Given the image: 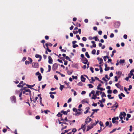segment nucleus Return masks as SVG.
Segmentation results:
<instances>
[{
    "label": "nucleus",
    "instance_id": "37",
    "mask_svg": "<svg viewBox=\"0 0 134 134\" xmlns=\"http://www.w3.org/2000/svg\"><path fill=\"white\" fill-rule=\"evenodd\" d=\"M99 101L100 103V106L101 107H104V105L102 103V101L101 100H99Z\"/></svg>",
    "mask_w": 134,
    "mask_h": 134
},
{
    "label": "nucleus",
    "instance_id": "47",
    "mask_svg": "<svg viewBox=\"0 0 134 134\" xmlns=\"http://www.w3.org/2000/svg\"><path fill=\"white\" fill-rule=\"evenodd\" d=\"M65 59H66L67 60H69L70 61H71V60L70 59V58H69V57H68V56H66Z\"/></svg>",
    "mask_w": 134,
    "mask_h": 134
},
{
    "label": "nucleus",
    "instance_id": "52",
    "mask_svg": "<svg viewBox=\"0 0 134 134\" xmlns=\"http://www.w3.org/2000/svg\"><path fill=\"white\" fill-rule=\"evenodd\" d=\"M67 126L66 125L65 126L63 127L61 129V130H63L64 129H65L67 128Z\"/></svg>",
    "mask_w": 134,
    "mask_h": 134
},
{
    "label": "nucleus",
    "instance_id": "41",
    "mask_svg": "<svg viewBox=\"0 0 134 134\" xmlns=\"http://www.w3.org/2000/svg\"><path fill=\"white\" fill-rule=\"evenodd\" d=\"M75 122V120H74L72 121H68V122H69V124H70V125H71V122Z\"/></svg>",
    "mask_w": 134,
    "mask_h": 134
},
{
    "label": "nucleus",
    "instance_id": "33",
    "mask_svg": "<svg viewBox=\"0 0 134 134\" xmlns=\"http://www.w3.org/2000/svg\"><path fill=\"white\" fill-rule=\"evenodd\" d=\"M97 89L98 90H99L101 91L104 90H105L104 88H103L102 87H97Z\"/></svg>",
    "mask_w": 134,
    "mask_h": 134
},
{
    "label": "nucleus",
    "instance_id": "28",
    "mask_svg": "<svg viewBox=\"0 0 134 134\" xmlns=\"http://www.w3.org/2000/svg\"><path fill=\"white\" fill-rule=\"evenodd\" d=\"M72 43L73 44L72 47L74 48H75V41H73Z\"/></svg>",
    "mask_w": 134,
    "mask_h": 134
},
{
    "label": "nucleus",
    "instance_id": "39",
    "mask_svg": "<svg viewBox=\"0 0 134 134\" xmlns=\"http://www.w3.org/2000/svg\"><path fill=\"white\" fill-rule=\"evenodd\" d=\"M88 86L90 88H92L93 87V86L91 84H88Z\"/></svg>",
    "mask_w": 134,
    "mask_h": 134
},
{
    "label": "nucleus",
    "instance_id": "5",
    "mask_svg": "<svg viewBox=\"0 0 134 134\" xmlns=\"http://www.w3.org/2000/svg\"><path fill=\"white\" fill-rule=\"evenodd\" d=\"M58 67V65L57 63H55L54 64L53 66L52 69L53 70H55Z\"/></svg>",
    "mask_w": 134,
    "mask_h": 134
},
{
    "label": "nucleus",
    "instance_id": "29",
    "mask_svg": "<svg viewBox=\"0 0 134 134\" xmlns=\"http://www.w3.org/2000/svg\"><path fill=\"white\" fill-rule=\"evenodd\" d=\"M61 113H63L64 115H67V112L66 111H64L63 110H62L61 111Z\"/></svg>",
    "mask_w": 134,
    "mask_h": 134
},
{
    "label": "nucleus",
    "instance_id": "24",
    "mask_svg": "<svg viewBox=\"0 0 134 134\" xmlns=\"http://www.w3.org/2000/svg\"><path fill=\"white\" fill-rule=\"evenodd\" d=\"M107 96L109 99H113L114 98V97H111V94H108L107 95Z\"/></svg>",
    "mask_w": 134,
    "mask_h": 134
},
{
    "label": "nucleus",
    "instance_id": "12",
    "mask_svg": "<svg viewBox=\"0 0 134 134\" xmlns=\"http://www.w3.org/2000/svg\"><path fill=\"white\" fill-rule=\"evenodd\" d=\"M97 59L99 62V64H101L102 63L103 60L102 58H100L99 57H98L97 58Z\"/></svg>",
    "mask_w": 134,
    "mask_h": 134
},
{
    "label": "nucleus",
    "instance_id": "26",
    "mask_svg": "<svg viewBox=\"0 0 134 134\" xmlns=\"http://www.w3.org/2000/svg\"><path fill=\"white\" fill-rule=\"evenodd\" d=\"M59 85H60V89L61 91H62L63 89L64 88V86L63 85H61V84L60 83Z\"/></svg>",
    "mask_w": 134,
    "mask_h": 134
},
{
    "label": "nucleus",
    "instance_id": "36",
    "mask_svg": "<svg viewBox=\"0 0 134 134\" xmlns=\"http://www.w3.org/2000/svg\"><path fill=\"white\" fill-rule=\"evenodd\" d=\"M97 95H96L95 94L94 95H93L92 97L91 98V99H95L96 98H97Z\"/></svg>",
    "mask_w": 134,
    "mask_h": 134
},
{
    "label": "nucleus",
    "instance_id": "46",
    "mask_svg": "<svg viewBox=\"0 0 134 134\" xmlns=\"http://www.w3.org/2000/svg\"><path fill=\"white\" fill-rule=\"evenodd\" d=\"M83 83L81 82H79L78 84L77 85L79 86H81L83 85Z\"/></svg>",
    "mask_w": 134,
    "mask_h": 134
},
{
    "label": "nucleus",
    "instance_id": "35",
    "mask_svg": "<svg viewBox=\"0 0 134 134\" xmlns=\"http://www.w3.org/2000/svg\"><path fill=\"white\" fill-rule=\"evenodd\" d=\"M61 113L59 112L58 114L57 115V116L58 117H61L62 116V114H61Z\"/></svg>",
    "mask_w": 134,
    "mask_h": 134
},
{
    "label": "nucleus",
    "instance_id": "45",
    "mask_svg": "<svg viewBox=\"0 0 134 134\" xmlns=\"http://www.w3.org/2000/svg\"><path fill=\"white\" fill-rule=\"evenodd\" d=\"M26 86H27V87L28 88H31V89H34V88H32L31 87V85H28L27 84L26 85Z\"/></svg>",
    "mask_w": 134,
    "mask_h": 134
},
{
    "label": "nucleus",
    "instance_id": "53",
    "mask_svg": "<svg viewBox=\"0 0 134 134\" xmlns=\"http://www.w3.org/2000/svg\"><path fill=\"white\" fill-rule=\"evenodd\" d=\"M124 90L126 92V93L127 94H129V92L127 91V88H125V87L124 88Z\"/></svg>",
    "mask_w": 134,
    "mask_h": 134
},
{
    "label": "nucleus",
    "instance_id": "2",
    "mask_svg": "<svg viewBox=\"0 0 134 134\" xmlns=\"http://www.w3.org/2000/svg\"><path fill=\"white\" fill-rule=\"evenodd\" d=\"M126 115V113L124 112H121L120 113L119 116V117L120 118L121 120H122L123 118L125 119Z\"/></svg>",
    "mask_w": 134,
    "mask_h": 134
},
{
    "label": "nucleus",
    "instance_id": "40",
    "mask_svg": "<svg viewBox=\"0 0 134 134\" xmlns=\"http://www.w3.org/2000/svg\"><path fill=\"white\" fill-rule=\"evenodd\" d=\"M70 129H69L68 130H65V132H62L61 133V134H65V133H66L68 132L70 130Z\"/></svg>",
    "mask_w": 134,
    "mask_h": 134
},
{
    "label": "nucleus",
    "instance_id": "44",
    "mask_svg": "<svg viewBox=\"0 0 134 134\" xmlns=\"http://www.w3.org/2000/svg\"><path fill=\"white\" fill-rule=\"evenodd\" d=\"M48 69L47 71L48 72H50L51 70V66L50 65H48Z\"/></svg>",
    "mask_w": 134,
    "mask_h": 134
},
{
    "label": "nucleus",
    "instance_id": "21",
    "mask_svg": "<svg viewBox=\"0 0 134 134\" xmlns=\"http://www.w3.org/2000/svg\"><path fill=\"white\" fill-rule=\"evenodd\" d=\"M81 102L82 104H84L85 103H88L86 99H84L81 101Z\"/></svg>",
    "mask_w": 134,
    "mask_h": 134
},
{
    "label": "nucleus",
    "instance_id": "13",
    "mask_svg": "<svg viewBox=\"0 0 134 134\" xmlns=\"http://www.w3.org/2000/svg\"><path fill=\"white\" fill-rule=\"evenodd\" d=\"M45 45L47 47H48V46L50 47H51L53 45V44L47 42L46 44Z\"/></svg>",
    "mask_w": 134,
    "mask_h": 134
},
{
    "label": "nucleus",
    "instance_id": "34",
    "mask_svg": "<svg viewBox=\"0 0 134 134\" xmlns=\"http://www.w3.org/2000/svg\"><path fill=\"white\" fill-rule=\"evenodd\" d=\"M102 65H103L102 64L99 66L100 71V73H102V72L103 71L102 69Z\"/></svg>",
    "mask_w": 134,
    "mask_h": 134
},
{
    "label": "nucleus",
    "instance_id": "51",
    "mask_svg": "<svg viewBox=\"0 0 134 134\" xmlns=\"http://www.w3.org/2000/svg\"><path fill=\"white\" fill-rule=\"evenodd\" d=\"M49 94H56V92H49Z\"/></svg>",
    "mask_w": 134,
    "mask_h": 134
},
{
    "label": "nucleus",
    "instance_id": "23",
    "mask_svg": "<svg viewBox=\"0 0 134 134\" xmlns=\"http://www.w3.org/2000/svg\"><path fill=\"white\" fill-rule=\"evenodd\" d=\"M38 81H40L42 78V76H41V75H39L38 76Z\"/></svg>",
    "mask_w": 134,
    "mask_h": 134
},
{
    "label": "nucleus",
    "instance_id": "48",
    "mask_svg": "<svg viewBox=\"0 0 134 134\" xmlns=\"http://www.w3.org/2000/svg\"><path fill=\"white\" fill-rule=\"evenodd\" d=\"M99 124H100L101 126L102 127L103 126V124L102 122L101 121H100L99 122Z\"/></svg>",
    "mask_w": 134,
    "mask_h": 134
},
{
    "label": "nucleus",
    "instance_id": "60",
    "mask_svg": "<svg viewBox=\"0 0 134 134\" xmlns=\"http://www.w3.org/2000/svg\"><path fill=\"white\" fill-rule=\"evenodd\" d=\"M46 50L49 52H51V50L49 49L48 47H47Z\"/></svg>",
    "mask_w": 134,
    "mask_h": 134
},
{
    "label": "nucleus",
    "instance_id": "27",
    "mask_svg": "<svg viewBox=\"0 0 134 134\" xmlns=\"http://www.w3.org/2000/svg\"><path fill=\"white\" fill-rule=\"evenodd\" d=\"M100 93V92L99 91H96L95 94L96 95H97V96H98L99 95Z\"/></svg>",
    "mask_w": 134,
    "mask_h": 134
},
{
    "label": "nucleus",
    "instance_id": "58",
    "mask_svg": "<svg viewBox=\"0 0 134 134\" xmlns=\"http://www.w3.org/2000/svg\"><path fill=\"white\" fill-rule=\"evenodd\" d=\"M91 93V94H92L93 95H94L95 94V91L94 90H92L91 91V92H90Z\"/></svg>",
    "mask_w": 134,
    "mask_h": 134
},
{
    "label": "nucleus",
    "instance_id": "56",
    "mask_svg": "<svg viewBox=\"0 0 134 134\" xmlns=\"http://www.w3.org/2000/svg\"><path fill=\"white\" fill-rule=\"evenodd\" d=\"M58 122H59V124H63V121H62V122H61L60 120H59V119H58Z\"/></svg>",
    "mask_w": 134,
    "mask_h": 134
},
{
    "label": "nucleus",
    "instance_id": "54",
    "mask_svg": "<svg viewBox=\"0 0 134 134\" xmlns=\"http://www.w3.org/2000/svg\"><path fill=\"white\" fill-rule=\"evenodd\" d=\"M82 40L84 41H86L87 40V39L86 37H83L82 38Z\"/></svg>",
    "mask_w": 134,
    "mask_h": 134
},
{
    "label": "nucleus",
    "instance_id": "8",
    "mask_svg": "<svg viewBox=\"0 0 134 134\" xmlns=\"http://www.w3.org/2000/svg\"><path fill=\"white\" fill-rule=\"evenodd\" d=\"M35 57L36 58H39V59L38 60V62L40 61L42 58V56L38 54H36L35 55Z\"/></svg>",
    "mask_w": 134,
    "mask_h": 134
},
{
    "label": "nucleus",
    "instance_id": "19",
    "mask_svg": "<svg viewBox=\"0 0 134 134\" xmlns=\"http://www.w3.org/2000/svg\"><path fill=\"white\" fill-rule=\"evenodd\" d=\"M90 109V108L88 107H86V110L84 112V113L85 114L87 113L88 112V110Z\"/></svg>",
    "mask_w": 134,
    "mask_h": 134
},
{
    "label": "nucleus",
    "instance_id": "18",
    "mask_svg": "<svg viewBox=\"0 0 134 134\" xmlns=\"http://www.w3.org/2000/svg\"><path fill=\"white\" fill-rule=\"evenodd\" d=\"M105 70L106 71L109 70L110 68L109 67L107 66V65L106 64L105 65Z\"/></svg>",
    "mask_w": 134,
    "mask_h": 134
},
{
    "label": "nucleus",
    "instance_id": "59",
    "mask_svg": "<svg viewBox=\"0 0 134 134\" xmlns=\"http://www.w3.org/2000/svg\"><path fill=\"white\" fill-rule=\"evenodd\" d=\"M95 113L94 112H92L91 114V115L90 116V117L93 118L94 116H93V114Z\"/></svg>",
    "mask_w": 134,
    "mask_h": 134
},
{
    "label": "nucleus",
    "instance_id": "38",
    "mask_svg": "<svg viewBox=\"0 0 134 134\" xmlns=\"http://www.w3.org/2000/svg\"><path fill=\"white\" fill-rule=\"evenodd\" d=\"M107 58H109V57L108 56H104L103 57V59H104V61H106L107 60Z\"/></svg>",
    "mask_w": 134,
    "mask_h": 134
},
{
    "label": "nucleus",
    "instance_id": "32",
    "mask_svg": "<svg viewBox=\"0 0 134 134\" xmlns=\"http://www.w3.org/2000/svg\"><path fill=\"white\" fill-rule=\"evenodd\" d=\"M93 39H94L96 41H99V39H98V37L97 36L94 37L93 38Z\"/></svg>",
    "mask_w": 134,
    "mask_h": 134
},
{
    "label": "nucleus",
    "instance_id": "22",
    "mask_svg": "<svg viewBox=\"0 0 134 134\" xmlns=\"http://www.w3.org/2000/svg\"><path fill=\"white\" fill-rule=\"evenodd\" d=\"M102 93V97L103 98L104 97H106V95L105 94V93L104 92H100V94Z\"/></svg>",
    "mask_w": 134,
    "mask_h": 134
},
{
    "label": "nucleus",
    "instance_id": "61",
    "mask_svg": "<svg viewBox=\"0 0 134 134\" xmlns=\"http://www.w3.org/2000/svg\"><path fill=\"white\" fill-rule=\"evenodd\" d=\"M60 58V59H62V60L64 62H65L66 61L65 60L64 58L63 57H61Z\"/></svg>",
    "mask_w": 134,
    "mask_h": 134
},
{
    "label": "nucleus",
    "instance_id": "42",
    "mask_svg": "<svg viewBox=\"0 0 134 134\" xmlns=\"http://www.w3.org/2000/svg\"><path fill=\"white\" fill-rule=\"evenodd\" d=\"M125 60H124L120 59V63L121 64L123 63H124Z\"/></svg>",
    "mask_w": 134,
    "mask_h": 134
},
{
    "label": "nucleus",
    "instance_id": "15",
    "mask_svg": "<svg viewBox=\"0 0 134 134\" xmlns=\"http://www.w3.org/2000/svg\"><path fill=\"white\" fill-rule=\"evenodd\" d=\"M82 111H78L76 109V115H80L82 113Z\"/></svg>",
    "mask_w": 134,
    "mask_h": 134
},
{
    "label": "nucleus",
    "instance_id": "14",
    "mask_svg": "<svg viewBox=\"0 0 134 134\" xmlns=\"http://www.w3.org/2000/svg\"><path fill=\"white\" fill-rule=\"evenodd\" d=\"M93 127V126H92L91 125H90L88 126H87V128L86 130V131H89L90 129H91Z\"/></svg>",
    "mask_w": 134,
    "mask_h": 134
},
{
    "label": "nucleus",
    "instance_id": "57",
    "mask_svg": "<svg viewBox=\"0 0 134 134\" xmlns=\"http://www.w3.org/2000/svg\"><path fill=\"white\" fill-rule=\"evenodd\" d=\"M36 75H41L39 71L37 72L35 74Z\"/></svg>",
    "mask_w": 134,
    "mask_h": 134
},
{
    "label": "nucleus",
    "instance_id": "49",
    "mask_svg": "<svg viewBox=\"0 0 134 134\" xmlns=\"http://www.w3.org/2000/svg\"><path fill=\"white\" fill-rule=\"evenodd\" d=\"M112 92V90H108L107 91V93L109 94H111Z\"/></svg>",
    "mask_w": 134,
    "mask_h": 134
},
{
    "label": "nucleus",
    "instance_id": "62",
    "mask_svg": "<svg viewBox=\"0 0 134 134\" xmlns=\"http://www.w3.org/2000/svg\"><path fill=\"white\" fill-rule=\"evenodd\" d=\"M35 118L37 119H40V117L38 115H37L36 116Z\"/></svg>",
    "mask_w": 134,
    "mask_h": 134
},
{
    "label": "nucleus",
    "instance_id": "6",
    "mask_svg": "<svg viewBox=\"0 0 134 134\" xmlns=\"http://www.w3.org/2000/svg\"><path fill=\"white\" fill-rule=\"evenodd\" d=\"M33 67L35 68H38L39 67V64L37 63H33L32 65Z\"/></svg>",
    "mask_w": 134,
    "mask_h": 134
},
{
    "label": "nucleus",
    "instance_id": "43",
    "mask_svg": "<svg viewBox=\"0 0 134 134\" xmlns=\"http://www.w3.org/2000/svg\"><path fill=\"white\" fill-rule=\"evenodd\" d=\"M96 52V51L95 49H93V50L92 51V54H94Z\"/></svg>",
    "mask_w": 134,
    "mask_h": 134
},
{
    "label": "nucleus",
    "instance_id": "9",
    "mask_svg": "<svg viewBox=\"0 0 134 134\" xmlns=\"http://www.w3.org/2000/svg\"><path fill=\"white\" fill-rule=\"evenodd\" d=\"M92 120L91 118L87 117L85 123L86 124H87L91 121Z\"/></svg>",
    "mask_w": 134,
    "mask_h": 134
},
{
    "label": "nucleus",
    "instance_id": "50",
    "mask_svg": "<svg viewBox=\"0 0 134 134\" xmlns=\"http://www.w3.org/2000/svg\"><path fill=\"white\" fill-rule=\"evenodd\" d=\"M113 92L114 94H116L117 93L118 91L116 90L115 89L113 91Z\"/></svg>",
    "mask_w": 134,
    "mask_h": 134
},
{
    "label": "nucleus",
    "instance_id": "25",
    "mask_svg": "<svg viewBox=\"0 0 134 134\" xmlns=\"http://www.w3.org/2000/svg\"><path fill=\"white\" fill-rule=\"evenodd\" d=\"M134 72V69L131 70L130 72V73L129 74L131 75L132 76L133 74V72Z\"/></svg>",
    "mask_w": 134,
    "mask_h": 134
},
{
    "label": "nucleus",
    "instance_id": "16",
    "mask_svg": "<svg viewBox=\"0 0 134 134\" xmlns=\"http://www.w3.org/2000/svg\"><path fill=\"white\" fill-rule=\"evenodd\" d=\"M81 80L83 82H85V81L86 78L84 77L83 75H81Z\"/></svg>",
    "mask_w": 134,
    "mask_h": 134
},
{
    "label": "nucleus",
    "instance_id": "30",
    "mask_svg": "<svg viewBox=\"0 0 134 134\" xmlns=\"http://www.w3.org/2000/svg\"><path fill=\"white\" fill-rule=\"evenodd\" d=\"M116 51L115 50H114L112 52V54L111 55V57H113L114 55V53H116Z\"/></svg>",
    "mask_w": 134,
    "mask_h": 134
},
{
    "label": "nucleus",
    "instance_id": "4",
    "mask_svg": "<svg viewBox=\"0 0 134 134\" xmlns=\"http://www.w3.org/2000/svg\"><path fill=\"white\" fill-rule=\"evenodd\" d=\"M28 60L30 61V62L29 61L26 60L25 61V64L26 65L29 64V63H31L32 62V60L31 58L30 57H28Z\"/></svg>",
    "mask_w": 134,
    "mask_h": 134
},
{
    "label": "nucleus",
    "instance_id": "17",
    "mask_svg": "<svg viewBox=\"0 0 134 134\" xmlns=\"http://www.w3.org/2000/svg\"><path fill=\"white\" fill-rule=\"evenodd\" d=\"M115 107V109H116L118 107V104L116 102H115V104L112 107L113 108H114Z\"/></svg>",
    "mask_w": 134,
    "mask_h": 134
},
{
    "label": "nucleus",
    "instance_id": "31",
    "mask_svg": "<svg viewBox=\"0 0 134 134\" xmlns=\"http://www.w3.org/2000/svg\"><path fill=\"white\" fill-rule=\"evenodd\" d=\"M85 55L88 58H90V56L87 52H86L85 53Z\"/></svg>",
    "mask_w": 134,
    "mask_h": 134
},
{
    "label": "nucleus",
    "instance_id": "64",
    "mask_svg": "<svg viewBox=\"0 0 134 134\" xmlns=\"http://www.w3.org/2000/svg\"><path fill=\"white\" fill-rule=\"evenodd\" d=\"M109 122L108 121H107L105 123V125L106 126H109Z\"/></svg>",
    "mask_w": 134,
    "mask_h": 134
},
{
    "label": "nucleus",
    "instance_id": "63",
    "mask_svg": "<svg viewBox=\"0 0 134 134\" xmlns=\"http://www.w3.org/2000/svg\"><path fill=\"white\" fill-rule=\"evenodd\" d=\"M48 111L49 112V111L47 110H44L43 111L46 114H47Z\"/></svg>",
    "mask_w": 134,
    "mask_h": 134
},
{
    "label": "nucleus",
    "instance_id": "11",
    "mask_svg": "<svg viewBox=\"0 0 134 134\" xmlns=\"http://www.w3.org/2000/svg\"><path fill=\"white\" fill-rule=\"evenodd\" d=\"M112 122L113 123H115L118 124V121H116L115 117H114L112 119Z\"/></svg>",
    "mask_w": 134,
    "mask_h": 134
},
{
    "label": "nucleus",
    "instance_id": "20",
    "mask_svg": "<svg viewBox=\"0 0 134 134\" xmlns=\"http://www.w3.org/2000/svg\"><path fill=\"white\" fill-rule=\"evenodd\" d=\"M115 85L118 88H120L121 87V86L119 83H116L115 84Z\"/></svg>",
    "mask_w": 134,
    "mask_h": 134
},
{
    "label": "nucleus",
    "instance_id": "7",
    "mask_svg": "<svg viewBox=\"0 0 134 134\" xmlns=\"http://www.w3.org/2000/svg\"><path fill=\"white\" fill-rule=\"evenodd\" d=\"M82 61L83 63L86 64L88 62V61L86 58H82Z\"/></svg>",
    "mask_w": 134,
    "mask_h": 134
},
{
    "label": "nucleus",
    "instance_id": "10",
    "mask_svg": "<svg viewBox=\"0 0 134 134\" xmlns=\"http://www.w3.org/2000/svg\"><path fill=\"white\" fill-rule=\"evenodd\" d=\"M48 63L50 64H52V62H53V59H52L51 57L50 56H48Z\"/></svg>",
    "mask_w": 134,
    "mask_h": 134
},
{
    "label": "nucleus",
    "instance_id": "1",
    "mask_svg": "<svg viewBox=\"0 0 134 134\" xmlns=\"http://www.w3.org/2000/svg\"><path fill=\"white\" fill-rule=\"evenodd\" d=\"M20 91H21V92L19 94V97L20 98V99L21 100L22 99V98L21 97L22 93L23 94H25L26 95H28L29 94L30 96H31V90L27 88V87H24L21 88L20 89Z\"/></svg>",
    "mask_w": 134,
    "mask_h": 134
},
{
    "label": "nucleus",
    "instance_id": "3",
    "mask_svg": "<svg viewBox=\"0 0 134 134\" xmlns=\"http://www.w3.org/2000/svg\"><path fill=\"white\" fill-rule=\"evenodd\" d=\"M11 100L12 103H16V98L15 96H13L11 97L10 98Z\"/></svg>",
    "mask_w": 134,
    "mask_h": 134
},
{
    "label": "nucleus",
    "instance_id": "55",
    "mask_svg": "<svg viewBox=\"0 0 134 134\" xmlns=\"http://www.w3.org/2000/svg\"><path fill=\"white\" fill-rule=\"evenodd\" d=\"M23 86V85H21L20 84L17 85V87H22Z\"/></svg>",
    "mask_w": 134,
    "mask_h": 134
}]
</instances>
